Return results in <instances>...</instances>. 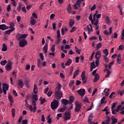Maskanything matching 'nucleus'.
<instances>
[{
  "instance_id": "53",
  "label": "nucleus",
  "mask_w": 124,
  "mask_h": 124,
  "mask_svg": "<svg viewBox=\"0 0 124 124\" xmlns=\"http://www.w3.org/2000/svg\"><path fill=\"white\" fill-rule=\"evenodd\" d=\"M57 88L58 91H61V89H62V85H61V83H58V86Z\"/></svg>"
},
{
  "instance_id": "48",
  "label": "nucleus",
  "mask_w": 124,
  "mask_h": 124,
  "mask_svg": "<svg viewBox=\"0 0 124 124\" xmlns=\"http://www.w3.org/2000/svg\"><path fill=\"white\" fill-rule=\"evenodd\" d=\"M39 56L40 58H41V60H42V61H44V55H43V53H39Z\"/></svg>"
},
{
  "instance_id": "46",
  "label": "nucleus",
  "mask_w": 124,
  "mask_h": 124,
  "mask_svg": "<svg viewBox=\"0 0 124 124\" xmlns=\"http://www.w3.org/2000/svg\"><path fill=\"white\" fill-rule=\"evenodd\" d=\"M75 49H76V52L78 54H80V52H81V50L78 49V47L77 46H75Z\"/></svg>"
},
{
  "instance_id": "51",
  "label": "nucleus",
  "mask_w": 124,
  "mask_h": 124,
  "mask_svg": "<svg viewBox=\"0 0 124 124\" xmlns=\"http://www.w3.org/2000/svg\"><path fill=\"white\" fill-rule=\"evenodd\" d=\"M7 62V61L6 60H4L3 61H1L0 63L1 65H4L5 64H6V63Z\"/></svg>"
},
{
  "instance_id": "31",
  "label": "nucleus",
  "mask_w": 124,
  "mask_h": 124,
  "mask_svg": "<svg viewBox=\"0 0 124 124\" xmlns=\"http://www.w3.org/2000/svg\"><path fill=\"white\" fill-rule=\"evenodd\" d=\"M16 39L17 40H21L22 39V34L18 33L16 36Z\"/></svg>"
},
{
  "instance_id": "54",
  "label": "nucleus",
  "mask_w": 124,
  "mask_h": 124,
  "mask_svg": "<svg viewBox=\"0 0 124 124\" xmlns=\"http://www.w3.org/2000/svg\"><path fill=\"white\" fill-rule=\"evenodd\" d=\"M116 94V93L115 92H112L111 93V94L109 95V97L110 98H113V96Z\"/></svg>"
},
{
  "instance_id": "63",
  "label": "nucleus",
  "mask_w": 124,
  "mask_h": 124,
  "mask_svg": "<svg viewBox=\"0 0 124 124\" xmlns=\"http://www.w3.org/2000/svg\"><path fill=\"white\" fill-rule=\"evenodd\" d=\"M80 72V70H77L75 71V72H74V74H75V75H78L79 74V73Z\"/></svg>"
},
{
  "instance_id": "58",
  "label": "nucleus",
  "mask_w": 124,
  "mask_h": 124,
  "mask_svg": "<svg viewBox=\"0 0 124 124\" xmlns=\"http://www.w3.org/2000/svg\"><path fill=\"white\" fill-rule=\"evenodd\" d=\"M7 10L8 12H10V11L11 10V5L10 4H9L7 7Z\"/></svg>"
},
{
  "instance_id": "17",
  "label": "nucleus",
  "mask_w": 124,
  "mask_h": 124,
  "mask_svg": "<svg viewBox=\"0 0 124 124\" xmlns=\"http://www.w3.org/2000/svg\"><path fill=\"white\" fill-rule=\"evenodd\" d=\"M38 93V89H37V86L36 84L34 85V88H33V93L36 94Z\"/></svg>"
},
{
  "instance_id": "21",
  "label": "nucleus",
  "mask_w": 124,
  "mask_h": 124,
  "mask_svg": "<svg viewBox=\"0 0 124 124\" xmlns=\"http://www.w3.org/2000/svg\"><path fill=\"white\" fill-rule=\"evenodd\" d=\"M93 113H90L88 117V123H91L93 121Z\"/></svg>"
},
{
  "instance_id": "2",
  "label": "nucleus",
  "mask_w": 124,
  "mask_h": 124,
  "mask_svg": "<svg viewBox=\"0 0 124 124\" xmlns=\"http://www.w3.org/2000/svg\"><path fill=\"white\" fill-rule=\"evenodd\" d=\"M51 108L52 110H55L59 107V101L56 99H54L51 103Z\"/></svg>"
},
{
  "instance_id": "24",
  "label": "nucleus",
  "mask_w": 124,
  "mask_h": 124,
  "mask_svg": "<svg viewBox=\"0 0 124 124\" xmlns=\"http://www.w3.org/2000/svg\"><path fill=\"white\" fill-rule=\"evenodd\" d=\"M110 118L109 117V116H107L106 117V120H105V124H110Z\"/></svg>"
},
{
  "instance_id": "55",
  "label": "nucleus",
  "mask_w": 124,
  "mask_h": 124,
  "mask_svg": "<svg viewBox=\"0 0 124 124\" xmlns=\"http://www.w3.org/2000/svg\"><path fill=\"white\" fill-rule=\"evenodd\" d=\"M118 49L119 50H124V45H120L119 46Z\"/></svg>"
},
{
  "instance_id": "13",
  "label": "nucleus",
  "mask_w": 124,
  "mask_h": 124,
  "mask_svg": "<svg viewBox=\"0 0 124 124\" xmlns=\"http://www.w3.org/2000/svg\"><path fill=\"white\" fill-rule=\"evenodd\" d=\"M0 30H2V31H5V30H8V27L6 26L5 24L0 25Z\"/></svg>"
},
{
  "instance_id": "52",
  "label": "nucleus",
  "mask_w": 124,
  "mask_h": 124,
  "mask_svg": "<svg viewBox=\"0 0 124 124\" xmlns=\"http://www.w3.org/2000/svg\"><path fill=\"white\" fill-rule=\"evenodd\" d=\"M117 104H118L117 102L113 103L112 106H111V110H113L114 108H116V105H117Z\"/></svg>"
},
{
  "instance_id": "1",
  "label": "nucleus",
  "mask_w": 124,
  "mask_h": 124,
  "mask_svg": "<svg viewBox=\"0 0 124 124\" xmlns=\"http://www.w3.org/2000/svg\"><path fill=\"white\" fill-rule=\"evenodd\" d=\"M32 105L34 106L33 108L32 105L29 106V110L31 112H33V113H35L36 112V101L35 100H32Z\"/></svg>"
},
{
  "instance_id": "3",
  "label": "nucleus",
  "mask_w": 124,
  "mask_h": 124,
  "mask_svg": "<svg viewBox=\"0 0 124 124\" xmlns=\"http://www.w3.org/2000/svg\"><path fill=\"white\" fill-rule=\"evenodd\" d=\"M71 119V113H70V110H69L68 111H66L64 114V121L66 122Z\"/></svg>"
},
{
  "instance_id": "11",
  "label": "nucleus",
  "mask_w": 124,
  "mask_h": 124,
  "mask_svg": "<svg viewBox=\"0 0 124 124\" xmlns=\"http://www.w3.org/2000/svg\"><path fill=\"white\" fill-rule=\"evenodd\" d=\"M95 58L96 60H99L101 58V52L97 51L95 55Z\"/></svg>"
},
{
  "instance_id": "57",
  "label": "nucleus",
  "mask_w": 124,
  "mask_h": 124,
  "mask_svg": "<svg viewBox=\"0 0 124 124\" xmlns=\"http://www.w3.org/2000/svg\"><path fill=\"white\" fill-rule=\"evenodd\" d=\"M89 39H90V40H91V41L93 40H95L97 39V37L93 36L92 37H89Z\"/></svg>"
},
{
  "instance_id": "42",
  "label": "nucleus",
  "mask_w": 124,
  "mask_h": 124,
  "mask_svg": "<svg viewBox=\"0 0 124 124\" xmlns=\"http://www.w3.org/2000/svg\"><path fill=\"white\" fill-rule=\"evenodd\" d=\"M76 4L78 5V7H80L81 5V0H78L76 2Z\"/></svg>"
},
{
  "instance_id": "10",
  "label": "nucleus",
  "mask_w": 124,
  "mask_h": 124,
  "mask_svg": "<svg viewBox=\"0 0 124 124\" xmlns=\"http://www.w3.org/2000/svg\"><path fill=\"white\" fill-rule=\"evenodd\" d=\"M61 102L63 104L64 107H66V105H68V103H69V101L67 99H62L61 100Z\"/></svg>"
},
{
  "instance_id": "37",
  "label": "nucleus",
  "mask_w": 124,
  "mask_h": 124,
  "mask_svg": "<svg viewBox=\"0 0 124 124\" xmlns=\"http://www.w3.org/2000/svg\"><path fill=\"white\" fill-rule=\"evenodd\" d=\"M33 100H35V101H37L38 100V95L34 94L32 97Z\"/></svg>"
},
{
  "instance_id": "36",
  "label": "nucleus",
  "mask_w": 124,
  "mask_h": 124,
  "mask_svg": "<svg viewBox=\"0 0 124 124\" xmlns=\"http://www.w3.org/2000/svg\"><path fill=\"white\" fill-rule=\"evenodd\" d=\"M89 19L90 21H91L92 24H93V14L90 15Z\"/></svg>"
},
{
  "instance_id": "34",
  "label": "nucleus",
  "mask_w": 124,
  "mask_h": 124,
  "mask_svg": "<svg viewBox=\"0 0 124 124\" xmlns=\"http://www.w3.org/2000/svg\"><path fill=\"white\" fill-rule=\"evenodd\" d=\"M71 6H70V4H69L68 6L67 7V11L69 13H71Z\"/></svg>"
},
{
  "instance_id": "20",
  "label": "nucleus",
  "mask_w": 124,
  "mask_h": 124,
  "mask_svg": "<svg viewBox=\"0 0 124 124\" xmlns=\"http://www.w3.org/2000/svg\"><path fill=\"white\" fill-rule=\"evenodd\" d=\"M3 87L2 89L3 90H6V91H8V89H9V86L7 85L6 83H4L2 85Z\"/></svg>"
},
{
  "instance_id": "40",
  "label": "nucleus",
  "mask_w": 124,
  "mask_h": 124,
  "mask_svg": "<svg viewBox=\"0 0 124 124\" xmlns=\"http://www.w3.org/2000/svg\"><path fill=\"white\" fill-rule=\"evenodd\" d=\"M15 112H16L15 108H13L12 109V115L13 118L15 117Z\"/></svg>"
},
{
  "instance_id": "62",
  "label": "nucleus",
  "mask_w": 124,
  "mask_h": 124,
  "mask_svg": "<svg viewBox=\"0 0 124 124\" xmlns=\"http://www.w3.org/2000/svg\"><path fill=\"white\" fill-rule=\"evenodd\" d=\"M32 16L35 18V19H37V14H36V13H33V14H32Z\"/></svg>"
},
{
  "instance_id": "33",
  "label": "nucleus",
  "mask_w": 124,
  "mask_h": 124,
  "mask_svg": "<svg viewBox=\"0 0 124 124\" xmlns=\"http://www.w3.org/2000/svg\"><path fill=\"white\" fill-rule=\"evenodd\" d=\"M106 98V97H105V96L103 97V98L101 100V103L99 104V106L101 107L102 104H103V103H104V101H105Z\"/></svg>"
},
{
  "instance_id": "39",
  "label": "nucleus",
  "mask_w": 124,
  "mask_h": 124,
  "mask_svg": "<svg viewBox=\"0 0 124 124\" xmlns=\"http://www.w3.org/2000/svg\"><path fill=\"white\" fill-rule=\"evenodd\" d=\"M82 80V83L83 84H86L87 82V78H84L83 77L82 78H81Z\"/></svg>"
},
{
  "instance_id": "56",
  "label": "nucleus",
  "mask_w": 124,
  "mask_h": 124,
  "mask_svg": "<svg viewBox=\"0 0 124 124\" xmlns=\"http://www.w3.org/2000/svg\"><path fill=\"white\" fill-rule=\"evenodd\" d=\"M22 8V5L21 3L19 4V5L17 6V11H21V8Z\"/></svg>"
},
{
  "instance_id": "15",
  "label": "nucleus",
  "mask_w": 124,
  "mask_h": 124,
  "mask_svg": "<svg viewBox=\"0 0 124 124\" xmlns=\"http://www.w3.org/2000/svg\"><path fill=\"white\" fill-rule=\"evenodd\" d=\"M98 80H99V75L97 73L95 75V77L93 80L94 83H96Z\"/></svg>"
},
{
  "instance_id": "38",
  "label": "nucleus",
  "mask_w": 124,
  "mask_h": 124,
  "mask_svg": "<svg viewBox=\"0 0 124 124\" xmlns=\"http://www.w3.org/2000/svg\"><path fill=\"white\" fill-rule=\"evenodd\" d=\"M69 103L70 104H72L74 101V99L73 98V96H70L69 97Z\"/></svg>"
},
{
  "instance_id": "47",
  "label": "nucleus",
  "mask_w": 124,
  "mask_h": 124,
  "mask_svg": "<svg viewBox=\"0 0 124 124\" xmlns=\"http://www.w3.org/2000/svg\"><path fill=\"white\" fill-rule=\"evenodd\" d=\"M65 110H66V107H63L60 109V112L61 113H62V112H64Z\"/></svg>"
},
{
  "instance_id": "26",
  "label": "nucleus",
  "mask_w": 124,
  "mask_h": 124,
  "mask_svg": "<svg viewBox=\"0 0 124 124\" xmlns=\"http://www.w3.org/2000/svg\"><path fill=\"white\" fill-rule=\"evenodd\" d=\"M118 57L117 58V63H118L119 64H120L121 63V62H122V57H121V54H119L118 55Z\"/></svg>"
},
{
  "instance_id": "32",
  "label": "nucleus",
  "mask_w": 124,
  "mask_h": 124,
  "mask_svg": "<svg viewBox=\"0 0 124 124\" xmlns=\"http://www.w3.org/2000/svg\"><path fill=\"white\" fill-rule=\"evenodd\" d=\"M102 46V44H101V43L97 44L96 45V50H99V49H100V48H101Z\"/></svg>"
},
{
  "instance_id": "45",
  "label": "nucleus",
  "mask_w": 124,
  "mask_h": 124,
  "mask_svg": "<svg viewBox=\"0 0 124 124\" xmlns=\"http://www.w3.org/2000/svg\"><path fill=\"white\" fill-rule=\"evenodd\" d=\"M120 94L121 96H123V95H124V89H123L122 91H119L118 94Z\"/></svg>"
},
{
  "instance_id": "64",
  "label": "nucleus",
  "mask_w": 124,
  "mask_h": 124,
  "mask_svg": "<svg viewBox=\"0 0 124 124\" xmlns=\"http://www.w3.org/2000/svg\"><path fill=\"white\" fill-rule=\"evenodd\" d=\"M22 124H28V120L27 119L23 120L22 121Z\"/></svg>"
},
{
  "instance_id": "60",
  "label": "nucleus",
  "mask_w": 124,
  "mask_h": 124,
  "mask_svg": "<svg viewBox=\"0 0 124 124\" xmlns=\"http://www.w3.org/2000/svg\"><path fill=\"white\" fill-rule=\"evenodd\" d=\"M73 7L74 9H78L79 8V7L78 5H77V4H74L73 5Z\"/></svg>"
},
{
  "instance_id": "5",
  "label": "nucleus",
  "mask_w": 124,
  "mask_h": 124,
  "mask_svg": "<svg viewBox=\"0 0 124 124\" xmlns=\"http://www.w3.org/2000/svg\"><path fill=\"white\" fill-rule=\"evenodd\" d=\"M6 70L8 71H10L12 69V62L9 61L5 66Z\"/></svg>"
},
{
  "instance_id": "4",
  "label": "nucleus",
  "mask_w": 124,
  "mask_h": 124,
  "mask_svg": "<svg viewBox=\"0 0 124 124\" xmlns=\"http://www.w3.org/2000/svg\"><path fill=\"white\" fill-rule=\"evenodd\" d=\"M55 97L57 100H60L62 97V92L61 91H57L55 93Z\"/></svg>"
},
{
  "instance_id": "23",
  "label": "nucleus",
  "mask_w": 124,
  "mask_h": 124,
  "mask_svg": "<svg viewBox=\"0 0 124 124\" xmlns=\"http://www.w3.org/2000/svg\"><path fill=\"white\" fill-rule=\"evenodd\" d=\"M13 31H15V28L11 29V30L6 31H5V32L6 34H10Z\"/></svg>"
},
{
  "instance_id": "59",
  "label": "nucleus",
  "mask_w": 124,
  "mask_h": 124,
  "mask_svg": "<svg viewBox=\"0 0 124 124\" xmlns=\"http://www.w3.org/2000/svg\"><path fill=\"white\" fill-rule=\"evenodd\" d=\"M11 4L13 5V6H14V7H16V6H17V5L16 4V2H15V0L12 1Z\"/></svg>"
},
{
  "instance_id": "27",
  "label": "nucleus",
  "mask_w": 124,
  "mask_h": 124,
  "mask_svg": "<svg viewBox=\"0 0 124 124\" xmlns=\"http://www.w3.org/2000/svg\"><path fill=\"white\" fill-rule=\"evenodd\" d=\"M35 23H36L35 19H34V18H31L30 21L31 25H32V26H34V25H35Z\"/></svg>"
},
{
  "instance_id": "49",
  "label": "nucleus",
  "mask_w": 124,
  "mask_h": 124,
  "mask_svg": "<svg viewBox=\"0 0 124 124\" xmlns=\"http://www.w3.org/2000/svg\"><path fill=\"white\" fill-rule=\"evenodd\" d=\"M91 67H92L93 68H95L96 67V65H95V64L94 63V62H91Z\"/></svg>"
},
{
  "instance_id": "6",
  "label": "nucleus",
  "mask_w": 124,
  "mask_h": 124,
  "mask_svg": "<svg viewBox=\"0 0 124 124\" xmlns=\"http://www.w3.org/2000/svg\"><path fill=\"white\" fill-rule=\"evenodd\" d=\"M19 44L20 47H25V46L28 44V42L26 39H23L19 41Z\"/></svg>"
},
{
  "instance_id": "16",
  "label": "nucleus",
  "mask_w": 124,
  "mask_h": 124,
  "mask_svg": "<svg viewBox=\"0 0 124 124\" xmlns=\"http://www.w3.org/2000/svg\"><path fill=\"white\" fill-rule=\"evenodd\" d=\"M69 24L70 28H72L73 26H74V24H75V21L71 19V20H70Z\"/></svg>"
},
{
  "instance_id": "19",
  "label": "nucleus",
  "mask_w": 124,
  "mask_h": 124,
  "mask_svg": "<svg viewBox=\"0 0 124 124\" xmlns=\"http://www.w3.org/2000/svg\"><path fill=\"white\" fill-rule=\"evenodd\" d=\"M109 92H110V89L106 88L104 90V93H105L106 96H108L109 95Z\"/></svg>"
},
{
  "instance_id": "35",
  "label": "nucleus",
  "mask_w": 124,
  "mask_h": 124,
  "mask_svg": "<svg viewBox=\"0 0 124 124\" xmlns=\"http://www.w3.org/2000/svg\"><path fill=\"white\" fill-rule=\"evenodd\" d=\"M56 50V46L55 45H53L50 48V51L52 52V53H54Z\"/></svg>"
},
{
  "instance_id": "22",
  "label": "nucleus",
  "mask_w": 124,
  "mask_h": 124,
  "mask_svg": "<svg viewBox=\"0 0 124 124\" xmlns=\"http://www.w3.org/2000/svg\"><path fill=\"white\" fill-rule=\"evenodd\" d=\"M71 62H72V60L71 59H69L66 62L65 65L66 66H69V65L71 64Z\"/></svg>"
},
{
  "instance_id": "14",
  "label": "nucleus",
  "mask_w": 124,
  "mask_h": 124,
  "mask_svg": "<svg viewBox=\"0 0 124 124\" xmlns=\"http://www.w3.org/2000/svg\"><path fill=\"white\" fill-rule=\"evenodd\" d=\"M110 120L111 121V124H117L118 123V119L113 117V116L110 118Z\"/></svg>"
},
{
  "instance_id": "18",
  "label": "nucleus",
  "mask_w": 124,
  "mask_h": 124,
  "mask_svg": "<svg viewBox=\"0 0 124 124\" xmlns=\"http://www.w3.org/2000/svg\"><path fill=\"white\" fill-rule=\"evenodd\" d=\"M43 50L44 51L45 53H47L48 51V43H46L45 45L43 47Z\"/></svg>"
},
{
  "instance_id": "41",
  "label": "nucleus",
  "mask_w": 124,
  "mask_h": 124,
  "mask_svg": "<svg viewBox=\"0 0 124 124\" xmlns=\"http://www.w3.org/2000/svg\"><path fill=\"white\" fill-rule=\"evenodd\" d=\"M110 74H111V71H107V74L105 75L106 78H108L109 76H110Z\"/></svg>"
},
{
  "instance_id": "50",
  "label": "nucleus",
  "mask_w": 124,
  "mask_h": 124,
  "mask_svg": "<svg viewBox=\"0 0 124 124\" xmlns=\"http://www.w3.org/2000/svg\"><path fill=\"white\" fill-rule=\"evenodd\" d=\"M95 54V52H93L91 55V56L90 58V61H92L93 59V57H94V55Z\"/></svg>"
},
{
  "instance_id": "43",
  "label": "nucleus",
  "mask_w": 124,
  "mask_h": 124,
  "mask_svg": "<svg viewBox=\"0 0 124 124\" xmlns=\"http://www.w3.org/2000/svg\"><path fill=\"white\" fill-rule=\"evenodd\" d=\"M57 38H61V31L60 30H58L57 32Z\"/></svg>"
},
{
  "instance_id": "44",
  "label": "nucleus",
  "mask_w": 124,
  "mask_h": 124,
  "mask_svg": "<svg viewBox=\"0 0 124 124\" xmlns=\"http://www.w3.org/2000/svg\"><path fill=\"white\" fill-rule=\"evenodd\" d=\"M108 56H104V61L106 62H109V58L107 57Z\"/></svg>"
},
{
  "instance_id": "8",
  "label": "nucleus",
  "mask_w": 124,
  "mask_h": 124,
  "mask_svg": "<svg viewBox=\"0 0 124 124\" xmlns=\"http://www.w3.org/2000/svg\"><path fill=\"white\" fill-rule=\"evenodd\" d=\"M81 108H82V106L80 104H76L75 109V112H76L77 113H78L81 110Z\"/></svg>"
},
{
  "instance_id": "29",
  "label": "nucleus",
  "mask_w": 124,
  "mask_h": 124,
  "mask_svg": "<svg viewBox=\"0 0 124 124\" xmlns=\"http://www.w3.org/2000/svg\"><path fill=\"white\" fill-rule=\"evenodd\" d=\"M39 101H41V104H44V103H45V101H46V99L43 98L42 97H40L39 98Z\"/></svg>"
},
{
  "instance_id": "12",
  "label": "nucleus",
  "mask_w": 124,
  "mask_h": 124,
  "mask_svg": "<svg viewBox=\"0 0 124 124\" xmlns=\"http://www.w3.org/2000/svg\"><path fill=\"white\" fill-rule=\"evenodd\" d=\"M112 30L113 29L112 28V27H110L109 29V32H108L107 30H105L104 31V34H105V35H109V34H111L112 33Z\"/></svg>"
},
{
  "instance_id": "7",
  "label": "nucleus",
  "mask_w": 124,
  "mask_h": 124,
  "mask_svg": "<svg viewBox=\"0 0 124 124\" xmlns=\"http://www.w3.org/2000/svg\"><path fill=\"white\" fill-rule=\"evenodd\" d=\"M77 93L79 94L80 96H84L85 93H86V90L84 89H81L77 91Z\"/></svg>"
},
{
  "instance_id": "25",
  "label": "nucleus",
  "mask_w": 124,
  "mask_h": 124,
  "mask_svg": "<svg viewBox=\"0 0 124 124\" xmlns=\"http://www.w3.org/2000/svg\"><path fill=\"white\" fill-rule=\"evenodd\" d=\"M2 46V51H3V52H6V51H7V46L5 45V43L3 44Z\"/></svg>"
},
{
  "instance_id": "30",
  "label": "nucleus",
  "mask_w": 124,
  "mask_h": 124,
  "mask_svg": "<svg viewBox=\"0 0 124 124\" xmlns=\"http://www.w3.org/2000/svg\"><path fill=\"white\" fill-rule=\"evenodd\" d=\"M8 98L11 103H13V98H12V96H11V95H10V94H9Z\"/></svg>"
},
{
  "instance_id": "28",
  "label": "nucleus",
  "mask_w": 124,
  "mask_h": 124,
  "mask_svg": "<svg viewBox=\"0 0 124 124\" xmlns=\"http://www.w3.org/2000/svg\"><path fill=\"white\" fill-rule=\"evenodd\" d=\"M103 52L105 55L104 56H108V55H109V51H108V49L107 48H106L104 50H103Z\"/></svg>"
},
{
  "instance_id": "61",
  "label": "nucleus",
  "mask_w": 124,
  "mask_h": 124,
  "mask_svg": "<svg viewBox=\"0 0 124 124\" xmlns=\"http://www.w3.org/2000/svg\"><path fill=\"white\" fill-rule=\"evenodd\" d=\"M61 43V38H57V40L56 41V44H59Z\"/></svg>"
},
{
  "instance_id": "9",
  "label": "nucleus",
  "mask_w": 124,
  "mask_h": 124,
  "mask_svg": "<svg viewBox=\"0 0 124 124\" xmlns=\"http://www.w3.org/2000/svg\"><path fill=\"white\" fill-rule=\"evenodd\" d=\"M16 85L18 86L19 88L23 89V87H24V81H23V80L21 79H19L18 80H17Z\"/></svg>"
}]
</instances>
